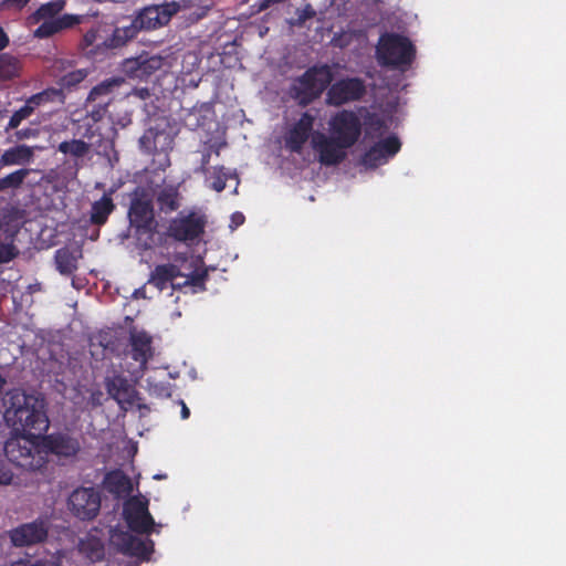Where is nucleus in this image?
Masks as SVG:
<instances>
[{
	"mask_svg": "<svg viewBox=\"0 0 566 566\" xmlns=\"http://www.w3.org/2000/svg\"><path fill=\"white\" fill-rule=\"evenodd\" d=\"M4 420L17 434L41 437L49 429L46 402L43 396L14 389L6 400Z\"/></svg>",
	"mask_w": 566,
	"mask_h": 566,
	"instance_id": "f257e3e1",
	"label": "nucleus"
},
{
	"mask_svg": "<svg viewBox=\"0 0 566 566\" xmlns=\"http://www.w3.org/2000/svg\"><path fill=\"white\" fill-rule=\"evenodd\" d=\"M128 219L139 249L147 251L163 243V234L158 232L151 200L144 196L130 201Z\"/></svg>",
	"mask_w": 566,
	"mask_h": 566,
	"instance_id": "f03ea898",
	"label": "nucleus"
},
{
	"mask_svg": "<svg viewBox=\"0 0 566 566\" xmlns=\"http://www.w3.org/2000/svg\"><path fill=\"white\" fill-rule=\"evenodd\" d=\"M332 81L333 72L329 65H313L293 80L289 93L300 106L305 107L319 98Z\"/></svg>",
	"mask_w": 566,
	"mask_h": 566,
	"instance_id": "7ed1b4c3",
	"label": "nucleus"
},
{
	"mask_svg": "<svg viewBox=\"0 0 566 566\" xmlns=\"http://www.w3.org/2000/svg\"><path fill=\"white\" fill-rule=\"evenodd\" d=\"M39 437L20 434L9 439L4 444L7 459L15 467L27 471L41 470L46 464V453Z\"/></svg>",
	"mask_w": 566,
	"mask_h": 566,
	"instance_id": "20e7f679",
	"label": "nucleus"
},
{
	"mask_svg": "<svg viewBox=\"0 0 566 566\" xmlns=\"http://www.w3.org/2000/svg\"><path fill=\"white\" fill-rule=\"evenodd\" d=\"M376 54L380 65L406 70L415 60L416 48L405 35L385 33L379 39Z\"/></svg>",
	"mask_w": 566,
	"mask_h": 566,
	"instance_id": "39448f33",
	"label": "nucleus"
},
{
	"mask_svg": "<svg viewBox=\"0 0 566 566\" xmlns=\"http://www.w3.org/2000/svg\"><path fill=\"white\" fill-rule=\"evenodd\" d=\"M329 134L347 148L353 147L361 135L360 117L350 109H342L335 113L329 122Z\"/></svg>",
	"mask_w": 566,
	"mask_h": 566,
	"instance_id": "423d86ee",
	"label": "nucleus"
},
{
	"mask_svg": "<svg viewBox=\"0 0 566 566\" xmlns=\"http://www.w3.org/2000/svg\"><path fill=\"white\" fill-rule=\"evenodd\" d=\"M180 8L176 1L148 6L143 8L130 23L136 28V34L140 30H155L166 25Z\"/></svg>",
	"mask_w": 566,
	"mask_h": 566,
	"instance_id": "0eeeda50",
	"label": "nucleus"
},
{
	"mask_svg": "<svg viewBox=\"0 0 566 566\" xmlns=\"http://www.w3.org/2000/svg\"><path fill=\"white\" fill-rule=\"evenodd\" d=\"M108 533L109 543L116 551L130 557H137L143 562L149 560L154 552V542L151 539H142L129 532L118 528H111Z\"/></svg>",
	"mask_w": 566,
	"mask_h": 566,
	"instance_id": "6e6552de",
	"label": "nucleus"
},
{
	"mask_svg": "<svg viewBox=\"0 0 566 566\" xmlns=\"http://www.w3.org/2000/svg\"><path fill=\"white\" fill-rule=\"evenodd\" d=\"M41 442L46 453V460L50 453L59 459L73 460L82 449L80 438L67 430L41 434Z\"/></svg>",
	"mask_w": 566,
	"mask_h": 566,
	"instance_id": "1a4fd4ad",
	"label": "nucleus"
},
{
	"mask_svg": "<svg viewBox=\"0 0 566 566\" xmlns=\"http://www.w3.org/2000/svg\"><path fill=\"white\" fill-rule=\"evenodd\" d=\"M71 513L82 521L95 518L101 510V495L94 488H77L69 496Z\"/></svg>",
	"mask_w": 566,
	"mask_h": 566,
	"instance_id": "9d476101",
	"label": "nucleus"
},
{
	"mask_svg": "<svg viewBox=\"0 0 566 566\" xmlns=\"http://www.w3.org/2000/svg\"><path fill=\"white\" fill-rule=\"evenodd\" d=\"M123 515L127 526L137 534L149 535L155 530V521L148 511V502L138 497H132L125 502Z\"/></svg>",
	"mask_w": 566,
	"mask_h": 566,
	"instance_id": "9b49d317",
	"label": "nucleus"
},
{
	"mask_svg": "<svg viewBox=\"0 0 566 566\" xmlns=\"http://www.w3.org/2000/svg\"><path fill=\"white\" fill-rule=\"evenodd\" d=\"M205 226L203 218L195 212L179 213L169 221L165 234L179 242L193 241L203 233Z\"/></svg>",
	"mask_w": 566,
	"mask_h": 566,
	"instance_id": "f8f14e48",
	"label": "nucleus"
},
{
	"mask_svg": "<svg viewBox=\"0 0 566 566\" xmlns=\"http://www.w3.org/2000/svg\"><path fill=\"white\" fill-rule=\"evenodd\" d=\"M366 93L363 80L358 77H346L329 85L326 94V103L333 106H340L349 102L359 101Z\"/></svg>",
	"mask_w": 566,
	"mask_h": 566,
	"instance_id": "ddd939ff",
	"label": "nucleus"
},
{
	"mask_svg": "<svg viewBox=\"0 0 566 566\" xmlns=\"http://www.w3.org/2000/svg\"><path fill=\"white\" fill-rule=\"evenodd\" d=\"M163 64V56L143 52L137 56L125 59L122 63V71L129 78L147 80L160 70Z\"/></svg>",
	"mask_w": 566,
	"mask_h": 566,
	"instance_id": "4468645a",
	"label": "nucleus"
},
{
	"mask_svg": "<svg viewBox=\"0 0 566 566\" xmlns=\"http://www.w3.org/2000/svg\"><path fill=\"white\" fill-rule=\"evenodd\" d=\"M119 85V81L106 80L98 85L94 86L86 99L87 116L94 123L103 119L107 113V107L113 101L112 93L115 86Z\"/></svg>",
	"mask_w": 566,
	"mask_h": 566,
	"instance_id": "2eb2a0df",
	"label": "nucleus"
},
{
	"mask_svg": "<svg viewBox=\"0 0 566 566\" xmlns=\"http://www.w3.org/2000/svg\"><path fill=\"white\" fill-rule=\"evenodd\" d=\"M313 149L318 154V160L324 166H335L340 164L345 157V150L348 149L342 145L334 136L323 133H315L311 140Z\"/></svg>",
	"mask_w": 566,
	"mask_h": 566,
	"instance_id": "dca6fc26",
	"label": "nucleus"
},
{
	"mask_svg": "<svg viewBox=\"0 0 566 566\" xmlns=\"http://www.w3.org/2000/svg\"><path fill=\"white\" fill-rule=\"evenodd\" d=\"M314 124L315 116L313 114L307 111L302 113L284 136L285 148L291 153L301 154L312 136Z\"/></svg>",
	"mask_w": 566,
	"mask_h": 566,
	"instance_id": "f3484780",
	"label": "nucleus"
},
{
	"mask_svg": "<svg viewBox=\"0 0 566 566\" xmlns=\"http://www.w3.org/2000/svg\"><path fill=\"white\" fill-rule=\"evenodd\" d=\"M49 527L42 520L24 523L9 532L12 544L17 547L31 546L46 539Z\"/></svg>",
	"mask_w": 566,
	"mask_h": 566,
	"instance_id": "a211bd4d",
	"label": "nucleus"
},
{
	"mask_svg": "<svg viewBox=\"0 0 566 566\" xmlns=\"http://www.w3.org/2000/svg\"><path fill=\"white\" fill-rule=\"evenodd\" d=\"M184 276L180 268L174 263L157 264L149 274L147 284L153 285L159 292H163L168 286L174 290H181L180 283H174L175 279Z\"/></svg>",
	"mask_w": 566,
	"mask_h": 566,
	"instance_id": "6ab92c4d",
	"label": "nucleus"
},
{
	"mask_svg": "<svg viewBox=\"0 0 566 566\" xmlns=\"http://www.w3.org/2000/svg\"><path fill=\"white\" fill-rule=\"evenodd\" d=\"M19 228L9 222H0V264L14 260L20 251L15 245Z\"/></svg>",
	"mask_w": 566,
	"mask_h": 566,
	"instance_id": "aec40b11",
	"label": "nucleus"
},
{
	"mask_svg": "<svg viewBox=\"0 0 566 566\" xmlns=\"http://www.w3.org/2000/svg\"><path fill=\"white\" fill-rule=\"evenodd\" d=\"M80 552L91 562H99L105 556V545L103 536H99L97 528L91 530L78 544Z\"/></svg>",
	"mask_w": 566,
	"mask_h": 566,
	"instance_id": "412c9836",
	"label": "nucleus"
},
{
	"mask_svg": "<svg viewBox=\"0 0 566 566\" xmlns=\"http://www.w3.org/2000/svg\"><path fill=\"white\" fill-rule=\"evenodd\" d=\"M78 23V19L71 14H63L57 19L42 20L34 30L33 35L38 39L50 38L65 29Z\"/></svg>",
	"mask_w": 566,
	"mask_h": 566,
	"instance_id": "4be33fe9",
	"label": "nucleus"
},
{
	"mask_svg": "<svg viewBox=\"0 0 566 566\" xmlns=\"http://www.w3.org/2000/svg\"><path fill=\"white\" fill-rule=\"evenodd\" d=\"M151 342V337L144 331L130 333L132 358L146 365L153 356Z\"/></svg>",
	"mask_w": 566,
	"mask_h": 566,
	"instance_id": "5701e85b",
	"label": "nucleus"
},
{
	"mask_svg": "<svg viewBox=\"0 0 566 566\" xmlns=\"http://www.w3.org/2000/svg\"><path fill=\"white\" fill-rule=\"evenodd\" d=\"M113 190L105 192L101 199L94 201L91 206L90 222L94 226H103L113 213L116 206L112 198Z\"/></svg>",
	"mask_w": 566,
	"mask_h": 566,
	"instance_id": "b1692460",
	"label": "nucleus"
},
{
	"mask_svg": "<svg viewBox=\"0 0 566 566\" xmlns=\"http://www.w3.org/2000/svg\"><path fill=\"white\" fill-rule=\"evenodd\" d=\"M105 388L109 397H112L118 403L132 402L133 400V388L128 380L123 376H114L107 378L105 381Z\"/></svg>",
	"mask_w": 566,
	"mask_h": 566,
	"instance_id": "393cba45",
	"label": "nucleus"
},
{
	"mask_svg": "<svg viewBox=\"0 0 566 566\" xmlns=\"http://www.w3.org/2000/svg\"><path fill=\"white\" fill-rule=\"evenodd\" d=\"M33 147L21 144L8 148L0 157V168L13 165H27L33 160Z\"/></svg>",
	"mask_w": 566,
	"mask_h": 566,
	"instance_id": "a878e982",
	"label": "nucleus"
},
{
	"mask_svg": "<svg viewBox=\"0 0 566 566\" xmlns=\"http://www.w3.org/2000/svg\"><path fill=\"white\" fill-rule=\"evenodd\" d=\"M180 192L177 186L168 185L163 187L156 193V201L159 210L164 213H171L180 207Z\"/></svg>",
	"mask_w": 566,
	"mask_h": 566,
	"instance_id": "bb28decb",
	"label": "nucleus"
},
{
	"mask_svg": "<svg viewBox=\"0 0 566 566\" xmlns=\"http://www.w3.org/2000/svg\"><path fill=\"white\" fill-rule=\"evenodd\" d=\"M160 139H164L165 142L168 140V144L171 143L169 134L165 130L148 128L139 138V147L144 153L148 155L156 154L159 150L165 149L164 145L160 147L158 146Z\"/></svg>",
	"mask_w": 566,
	"mask_h": 566,
	"instance_id": "cd10ccee",
	"label": "nucleus"
},
{
	"mask_svg": "<svg viewBox=\"0 0 566 566\" xmlns=\"http://www.w3.org/2000/svg\"><path fill=\"white\" fill-rule=\"evenodd\" d=\"M80 255H76L74 251L69 248H61L55 251L54 261L56 270L62 274L70 276L77 270V260Z\"/></svg>",
	"mask_w": 566,
	"mask_h": 566,
	"instance_id": "c85d7f7f",
	"label": "nucleus"
},
{
	"mask_svg": "<svg viewBox=\"0 0 566 566\" xmlns=\"http://www.w3.org/2000/svg\"><path fill=\"white\" fill-rule=\"evenodd\" d=\"M65 6L64 0L51 1L42 4L36 11L28 18L30 25L39 24L42 20L57 19V14L63 10Z\"/></svg>",
	"mask_w": 566,
	"mask_h": 566,
	"instance_id": "c756f323",
	"label": "nucleus"
},
{
	"mask_svg": "<svg viewBox=\"0 0 566 566\" xmlns=\"http://www.w3.org/2000/svg\"><path fill=\"white\" fill-rule=\"evenodd\" d=\"M136 36V28L129 23L128 25L116 28L112 35L104 40L103 45L106 50L119 49Z\"/></svg>",
	"mask_w": 566,
	"mask_h": 566,
	"instance_id": "7c9ffc66",
	"label": "nucleus"
},
{
	"mask_svg": "<svg viewBox=\"0 0 566 566\" xmlns=\"http://www.w3.org/2000/svg\"><path fill=\"white\" fill-rule=\"evenodd\" d=\"M21 63L18 57L9 54H0V82L10 81L20 76Z\"/></svg>",
	"mask_w": 566,
	"mask_h": 566,
	"instance_id": "2f4dec72",
	"label": "nucleus"
},
{
	"mask_svg": "<svg viewBox=\"0 0 566 566\" xmlns=\"http://www.w3.org/2000/svg\"><path fill=\"white\" fill-rule=\"evenodd\" d=\"M57 150L64 155L82 158L90 151V144L82 139L64 140L59 144Z\"/></svg>",
	"mask_w": 566,
	"mask_h": 566,
	"instance_id": "473e14b6",
	"label": "nucleus"
},
{
	"mask_svg": "<svg viewBox=\"0 0 566 566\" xmlns=\"http://www.w3.org/2000/svg\"><path fill=\"white\" fill-rule=\"evenodd\" d=\"M107 490L112 493L120 494L130 489L129 479L122 472L108 473L105 478Z\"/></svg>",
	"mask_w": 566,
	"mask_h": 566,
	"instance_id": "72a5a7b5",
	"label": "nucleus"
},
{
	"mask_svg": "<svg viewBox=\"0 0 566 566\" xmlns=\"http://www.w3.org/2000/svg\"><path fill=\"white\" fill-rule=\"evenodd\" d=\"M389 158L386 156V154L381 150V148L376 143L374 146H371L361 157V164L367 167L375 169L379 167L380 165H384L387 163Z\"/></svg>",
	"mask_w": 566,
	"mask_h": 566,
	"instance_id": "f704fd0d",
	"label": "nucleus"
},
{
	"mask_svg": "<svg viewBox=\"0 0 566 566\" xmlns=\"http://www.w3.org/2000/svg\"><path fill=\"white\" fill-rule=\"evenodd\" d=\"M186 280L180 283L181 289L185 286H193L205 290V282L208 277V272L205 269H195L190 274H184Z\"/></svg>",
	"mask_w": 566,
	"mask_h": 566,
	"instance_id": "c9c22d12",
	"label": "nucleus"
},
{
	"mask_svg": "<svg viewBox=\"0 0 566 566\" xmlns=\"http://www.w3.org/2000/svg\"><path fill=\"white\" fill-rule=\"evenodd\" d=\"M57 95H59L57 90H54V88L44 90V91L36 93V94L32 95L31 97H29L25 101V104L28 106H30L32 108V111L34 112L35 107H38L44 103L53 101V98L56 97Z\"/></svg>",
	"mask_w": 566,
	"mask_h": 566,
	"instance_id": "e433bc0d",
	"label": "nucleus"
},
{
	"mask_svg": "<svg viewBox=\"0 0 566 566\" xmlns=\"http://www.w3.org/2000/svg\"><path fill=\"white\" fill-rule=\"evenodd\" d=\"M57 95H59L57 90H54V88L44 90V91L36 93V94L32 95L31 97H29L25 101V104L28 106H30L32 108V111L34 112L35 107H38L44 103L53 101V98L56 97Z\"/></svg>",
	"mask_w": 566,
	"mask_h": 566,
	"instance_id": "4c0bfd02",
	"label": "nucleus"
},
{
	"mask_svg": "<svg viewBox=\"0 0 566 566\" xmlns=\"http://www.w3.org/2000/svg\"><path fill=\"white\" fill-rule=\"evenodd\" d=\"M57 95H59L57 90H54V88L44 90V91L36 93V94L32 95L31 97H29L25 101V104L28 106H30L32 108V111L34 112L35 107H38L44 103L53 101V98L56 97Z\"/></svg>",
	"mask_w": 566,
	"mask_h": 566,
	"instance_id": "58836bf2",
	"label": "nucleus"
},
{
	"mask_svg": "<svg viewBox=\"0 0 566 566\" xmlns=\"http://www.w3.org/2000/svg\"><path fill=\"white\" fill-rule=\"evenodd\" d=\"M30 174V169H27V168H22V169H18L9 175H7L6 177L1 178V181L3 182L6 189H15V188H19L24 179L29 176Z\"/></svg>",
	"mask_w": 566,
	"mask_h": 566,
	"instance_id": "ea45409f",
	"label": "nucleus"
},
{
	"mask_svg": "<svg viewBox=\"0 0 566 566\" xmlns=\"http://www.w3.org/2000/svg\"><path fill=\"white\" fill-rule=\"evenodd\" d=\"M86 76L87 72L85 70L71 71L61 77L60 84L63 88L71 90L83 82Z\"/></svg>",
	"mask_w": 566,
	"mask_h": 566,
	"instance_id": "a19ab883",
	"label": "nucleus"
},
{
	"mask_svg": "<svg viewBox=\"0 0 566 566\" xmlns=\"http://www.w3.org/2000/svg\"><path fill=\"white\" fill-rule=\"evenodd\" d=\"M230 177V174L226 170L224 167L218 166L213 168L212 171V181H211V188L216 190L217 192H221L227 187V180Z\"/></svg>",
	"mask_w": 566,
	"mask_h": 566,
	"instance_id": "79ce46f5",
	"label": "nucleus"
},
{
	"mask_svg": "<svg viewBox=\"0 0 566 566\" xmlns=\"http://www.w3.org/2000/svg\"><path fill=\"white\" fill-rule=\"evenodd\" d=\"M377 144L388 158L394 157L401 148V143L395 135L388 136L377 142Z\"/></svg>",
	"mask_w": 566,
	"mask_h": 566,
	"instance_id": "37998d69",
	"label": "nucleus"
},
{
	"mask_svg": "<svg viewBox=\"0 0 566 566\" xmlns=\"http://www.w3.org/2000/svg\"><path fill=\"white\" fill-rule=\"evenodd\" d=\"M32 108L24 104L22 107H20L12 114L8 123V126L6 127V130L9 132L11 129L17 128L21 124V122L29 118L32 115Z\"/></svg>",
	"mask_w": 566,
	"mask_h": 566,
	"instance_id": "c03bdc74",
	"label": "nucleus"
},
{
	"mask_svg": "<svg viewBox=\"0 0 566 566\" xmlns=\"http://www.w3.org/2000/svg\"><path fill=\"white\" fill-rule=\"evenodd\" d=\"M212 146H209L202 150L200 167L197 171L206 175L209 171V163L212 155Z\"/></svg>",
	"mask_w": 566,
	"mask_h": 566,
	"instance_id": "a18cd8bd",
	"label": "nucleus"
},
{
	"mask_svg": "<svg viewBox=\"0 0 566 566\" xmlns=\"http://www.w3.org/2000/svg\"><path fill=\"white\" fill-rule=\"evenodd\" d=\"M13 473L11 470L6 468H0V486L9 485L12 483Z\"/></svg>",
	"mask_w": 566,
	"mask_h": 566,
	"instance_id": "49530a36",
	"label": "nucleus"
},
{
	"mask_svg": "<svg viewBox=\"0 0 566 566\" xmlns=\"http://www.w3.org/2000/svg\"><path fill=\"white\" fill-rule=\"evenodd\" d=\"M36 135H38V130L32 129V128H23V129L15 132V137L19 140L35 137Z\"/></svg>",
	"mask_w": 566,
	"mask_h": 566,
	"instance_id": "de8ad7c7",
	"label": "nucleus"
},
{
	"mask_svg": "<svg viewBox=\"0 0 566 566\" xmlns=\"http://www.w3.org/2000/svg\"><path fill=\"white\" fill-rule=\"evenodd\" d=\"M369 127L374 130H382L386 128L385 120L377 116H370Z\"/></svg>",
	"mask_w": 566,
	"mask_h": 566,
	"instance_id": "09e8293b",
	"label": "nucleus"
},
{
	"mask_svg": "<svg viewBox=\"0 0 566 566\" xmlns=\"http://www.w3.org/2000/svg\"><path fill=\"white\" fill-rule=\"evenodd\" d=\"M244 220H245V217L243 216L242 212L237 211V212L232 213L230 228L232 230L237 229L238 227L243 224Z\"/></svg>",
	"mask_w": 566,
	"mask_h": 566,
	"instance_id": "8fccbe9b",
	"label": "nucleus"
},
{
	"mask_svg": "<svg viewBox=\"0 0 566 566\" xmlns=\"http://www.w3.org/2000/svg\"><path fill=\"white\" fill-rule=\"evenodd\" d=\"M154 392H156L159 396L170 397L171 396V389L169 384L168 385H160L154 387Z\"/></svg>",
	"mask_w": 566,
	"mask_h": 566,
	"instance_id": "3c124183",
	"label": "nucleus"
},
{
	"mask_svg": "<svg viewBox=\"0 0 566 566\" xmlns=\"http://www.w3.org/2000/svg\"><path fill=\"white\" fill-rule=\"evenodd\" d=\"M30 0H7L8 6L14 7L17 9L24 8Z\"/></svg>",
	"mask_w": 566,
	"mask_h": 566,
	"instance_id": "603ef678",
	"label": "nucleus"
},
{
	"mask_svg": "<svg viewBox=\"0 0 566 566\" xmlns=\"http://www.w3.org/2000/svg\"><path fill=\"white\" fill-rule=\"evenodd\" d=\"M9 44V38L7 33L0 28V51H2Z\"/></svg>",
	"mask_w": 566,
	"mask_h": 566,
	"instance_id": "864d4df0",
	"label": "nucleus"
},
{
	"mask_svg": "<svg viewBox=\"0 0 566 566\" xmlns=\"http://www.w3.org/2000/svg\"><path fill=\"white\" fill-rule=\"evenodd\" d=\"M179 403L181 406V411H180L181 419L186 420L190 417V410L184 400H179Z\"/></svg>",
	"mask_w": 566,
	"mask_h": 566,
	"instance_id": "5fc2aeb1",
	"label": "nucleus"
},
{
	"mask_svg": "<svg viewBox=\"0 0 566 566\" xmlns=\"http://www.w3.org/2000/svg\"><path fill=\"white\" fill-rule=\"evenodd\" d=\"M315 14L314 10L308 6L307 9L303 11V14L300 17L302 21L312 18Z\"/></svg>",
	"mask_w": 566,
	"mask_h": 566,
	"instance_id": "6e6d98bb",
	"label": "nucleus"
},
{
	"mask_svg": "<svg viewBox=\"0 0 566 566\" xmlns=\"http://www.w3.org/2000/svg\"><path fill=\"white\" fill-rule=\"evenodd\" d=\"M213 148H212V154H216L217 156L220 155V149L219 147H217L216 145H211Z\"/></svg>",
	"mask_w": 566,
	"mask_h": 566,
	"instance_id": "4d7b16f0",
	"label": "nucleus"
},
{
	"mask_svg": "<svg viewBox=\"0 0 566 566\" xmlns=\"http://www.w3.org/2000/svg\"><path fill=\"white\" fill-rule=\"evenodd\" d=\"M6 114V111H0V118H2Z\"/></svg>",
	"mask_w": 566,
	"mask_h": 566,
	"instance_id": "13d9d810",
	"label": "nucleus"
},
{
	"mask_svg": "<svg viewBox=\"0 0 566 566\" xmlns=\"http://www.w3.org/2000/svg\"><path fill=\"white\" fill-rule=\"evenodd\" d=\"M85 40H86L87 42H90V41H91V39H90V34H86V35H85Z\"/></svg>",
	"mask_w": 566,
	"mask_h": 566,
	"instance_id": "bf43d9fd",
	"label": "nucleus"
}]
</instances>
